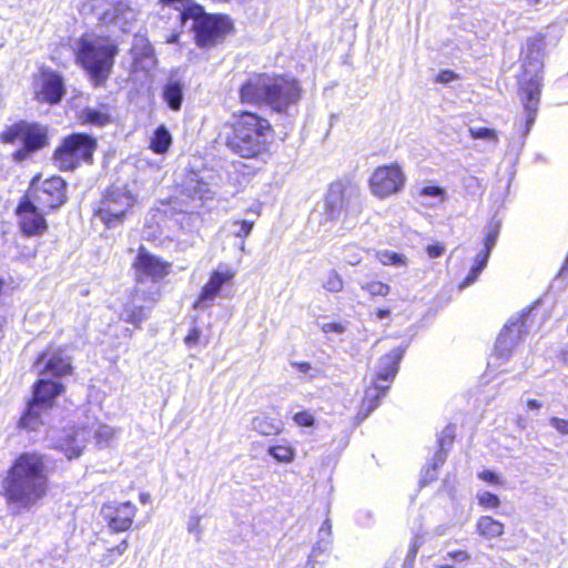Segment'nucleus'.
I'll use <instances>...</instances> for the list:
<instances>
[{"instance_id": "f257e3e1", "label": "nucleus", "mask_w": 568, "mask_h": 568, "mask_svg": "<svg viewBox=\"0 0 568 568\" xmlns=\"http://www.w3.org/2000/svg\"><path fill=\"white\" fill-rule=\"evenodd\" d=\"M50 493V480L44 454L37 450L19 453L1 480L0 495L8 507L29 510Z\"/></svg>"}, {"instance_id": "f03ea898", "label": "nucleus", "mask_w": 568, "mask_h": 568, "mask_svg": "<svg viewBox=\"0 0 568 568\" xmlns=\"http://www.w3.org/2000/svg\"><path fill=\"white\" fill-rule=\"evenodd\" d=\"M275 138L273 123L253 110L234 111L223 123V143L235 156L257 160L271 153Z\"/></svg>"}, {"instance_id": "7ed1b4c3", "label": "nucleus", "mask_w": 568, "mask_h": 568, "mask_svg": "<svg viewBox=\"0 0 568 568\" xmlns=\"http://www.w3.org/2000/svg\"><path fill=\"white\" fill-rule=\"evenodd\" d=\"M119 52L118 43L109 36L95 40L82 36L74 51V61L94 88H102L112 74Z\"/></svg>"}, {"instance_id": "20e7f679", "label": "nucleus", "mask_w": 568, "mask_h": 568, "mask_svg": "<svg viewBox=\"0 0 568 568\" xmlns=\"http://www.w3.org/2000/svg\"><path fill=\"white\" fill-rule=\"evenodd\" d=\"M0 143L8 145L19 144V148L12 152V159L17 162H22L32 154L49 146V129L37 121L18 120L7 125L0 132Z\"/></svg>"}, {"instance_id": "39448f33", "label": "nucleus", "mask_w": 568, "mask_h": 568, "mask_svg": "<svg viewBox=\"0 0 568 568\" xmlns=\"http://www.w3.org/2000/svg\"><path fill=\"white\" fill-rule=\"evenodd\" d=\"M98 140L85 132H73L61 139L52 152V161L61 172H73L82 164L91 165Z\"/></svg>"}, {"instance_id": "423d86ee", "label": "nucleus", "mask_w": 568, "mask_h": 568, "mask_svg": "<svg viewBox=\"0 0 568 568\" xmlns=\"http://www.w3.org/2000/svg\"><path fill=\"white\" fill-rule=\"evenodd\" d=\"M135 203L134 195L123 187L111 185L92 206V217L98 219L106 230L121 226Z\"/></svg>"}, {"instance_id": "0eeeda50", "label": "nucleus", "mask_w": 568, "mask_h": 568, "mask_svg": "<svg viewBox=\"0 0 568 568\" xmlns=\"http://www.w3.org/2000/svg\"><path fill=\"white\" fill-rule=\"evenodd\" d=\"M403 355L404 349L396 347L381 356L376 377L373 383L365 388L361 403L362 408L372 412L379 405L381 399L390 388V384L398 372Z\"/></svg>"}, {"instance_id": "6e6552de", "label": "nucleus", "mask_w": 568, "mask_h": 568, "mask_svg": "<svg viewBox=\"0 0 568 568\" xmlns=\"http://www.w3.org/2000/svg\"><path fill=\"white\" fill-rule=\"evenodd\" d=\"M193 40L197 48L209 50L223 43L235 32L232 18L226 13L203 11L196 24H192Z\"/></svg>"}, {"instance_id": "1a4fd4ad", "label": "nucleus", "mask_w": 568, "mask_h": 568, "mask_svg": "<svg viewBox=\"0 0 568 568\" xmlns=\"http://www.w3.org/2000/svg\"><path fill=\"white\" fill-rule=\"evenodd\" d=\"M303 93L302 83L297 78L284 73H272L267 105L273 112L285 114L291 106L300 103Z\"/></svg>"}, {"instance_id": "9d476101", "label": "nucleus", "mask_w": 568, "mask_h": 568, "mask_svg": "<svg viewBox=\"0 0 568 568\" xmlns=\"http://www.w3.org/2000/svg\"><path fill=\"white\" fill-rule=\"evenodd\" d=\"M406 174L398 162L377 165L368 178V189L375 197L385 200L400 193L406 185Z\"/></svg>"}, {"instance_id": "9b49d317", "label": "nucleus", "mask_w": 568, "mask_h": 568, "mask_svg": "<svg viewBox=\"0 0 568 568\" xmlns=\"http://www.w3.org/2000/svg\"><path fill=\"white\" fill-rule=\"evenodd\" d=\"M131 267L138 283L145 281L159 283L172 273L173 265L170 261L151 253L144 245H140Z\"/></svg>"}, {"instance_id": "f8f14e48", "label": "nucleus", "mask_w": 568, "mask_h": 568, "mask_svg": "<svg viewBox=\"0 0 568 568\" xmlns=\"http://www.w3.org/2000/svg\"><path fill=\"white\" fill-rule=\"evenodd\" d=\"M19 230L26 237L40 236L48 231V222L40 207L28 194H23L14 209Z\"/></svg>"}, {"instance_id": "ddd939ff", "label": "nucleus", "mask_w": 568, "mask_h": 568, "mask_svg": "<svg viewBox=\"0 0 568 568\" xmlns=\"http://www.w3.org/2000/svg\"><path fill=\"white\" fill-rule=\"evenodd\" d=\"M65 94L63 78L50 68H40L33 77V97L39 103L55 105Z\"/></svg>"}, {"instance_id": "4468645a", "label": "nucleus", "mask_w": 568, "mask_h": 568, "mask_svg": "<svg viewBox=\"0 0 568 568\" xmlns=\"http://www.w3.org/2000/svg\"><path fill=\"white\" fill-rule=\"evenodd\" d=\"M234 277L235 271L230 267L213 270L193 301L192 308L204 310L211 307L213 302L221 295L222 287L232 284Z\"/></svg>"}, {"instance_id": "2eb2a0df", "label": "nucleus", "mask_w": 568, "mask_h": 568, "mask_svg": "<svg viewBox=\"0 0 568 568\" xmlns=\"http://www.w3.org/2000/svg\"><path fill=\"white\" fill-rule=\"evenodd\" d=\"M138 508L132 501H106L101 507V515L113 532H124L133 527Z\"/></svg>"}, {"instance_id": "dca6fc26", "label": "nucleus", "mask_w": 568, "mask_h": 568, "mask_svg": "<svg viewBox=\"0 0 568 568\" xmlns=\"http://www.w3.org/2000/svg\"><path fill=\"white\" fill-rule=\"evenodd\" d=\"M272 74L252 73L239 87V101L243 105H267Z\"/></svg>"}, {"instance_id": "f3484780", "label": "nucleus", "mask_w": 568, "mask_h": 568, "mask_svg": "<svg viewBox=\"0 0 568 568\" xmlns=\"http://www.w3.org/2000/svg\"><path fill=\"white\" fill-rule=\"evenodd\" d=\"M44 363L41 374L61 378L73 374L71 357L65 355L62 347L48 344L37 356L36 364Z\"/></svg>"}, {"instance_id": "a211bd4d", "label": "nucleus", "mask_w": 568, "mask_h": 568, "mask_svg": "<svg viewBox=\"0 0 568 568\" xmlns=\"http://www.w3.org/2000/svg\"><path fill=\"white\" fill-rule=\"evenodd\" d=\"M33 194L42 210H57L67 202V182L59 175H52L36 186Z\"/></svg>"}, {"instance_id": "6ab92c4d", "label": "nucleus", "mask_w": 568, "mask_h": 568, "mask_svg": "<svg viewBox=\"0 0 568 568\" xmlns=\"http://www.w3.org/2000/svg\"><path fill=\"white\" fill-rule=\"evenodd\" d=\"M131 73L149 74L156 65L158 59L152 43L145 36L136 34L130 48Z\"/></svg>"}, {"instance_id": "aec40b11", "label": "nucleus", "mask_w": 568, "mask_h": 568, "mask_svg": "<svg viewBox=\"0 0 568 568\" xmlns=\"http://www.w3.org/2000/svg\"><path fill=\"white\" fill-rule=\"evenodd\" d=\"M499 231V223L490 222L488 224V230L484 237V250L476 256L475 264L471 266L467 276L458 284L459 290H463L477 281L479 274L487 265L491 250L497 242Z\"/></svg>"}, {"instance_id": "412c9836", "label": "nucleus", "mask_w": 568, "mask_h": 568, "mask_svg": "<svg viewBox=\"0 0 568 568\" xmlns=\"http://www.w3.org/2000/svg\"><path fill=\"white\" fill-rule=\"evenodd\" d=\"M64 390L65 387L61 382L39 378L32 386V396L29 400L41 405L44 409H51L54 406L55 398Z\"/></svg>"}, {"instance_id": "4be33fe9", "label": "nucleus", "mask_w": 568, "mask_h": 568, "mask_svg": "<svg viewBox=\"0 0 568 568\" xmlns=\"http://www.w3.org/2000/svg\"><path fill=\"white\" fill-rule=\"evenodd\" d=\"M475 532L481 540L494 544L503 539L506 526L493 516L484 515L476 520Z\"/></svg>"}, {"instance_id": "5701e85b", "label": "nucleus", "mask_w": 568, "mask_h": 568, "mask_svg": "<svg viewBox=\"0 0 568 568\" xmlns=\"http://www.w3.org/2000/svg\"><path fill=\"white\" fill-rule=\"evenodd\" d=\"M541 81L535 75L521 87V101L525 109L529 111L528 123H532L540 100Z\"/></svg>"}, {"instance_id": "b1692460", "label": "nucleus", "mask_w": 568, "mask_h": 568, "mask_svg": "<svg viewBox=\"0 0 568 568\" xmlns=\"http://www.w3.org/2000/svg\"><path fill=\"white\" fill-rule=\"evenodd\" d=\"M184 83L178 79H170L164 83L161 90V97L170 110L174 112L181 110L184 101Z\"/></svg>"}, {"instance_id": "393cba45", "label": "nucleus", "mask_w": 568, "mask_h": 568, "mask_svg": "<svg viewBox=\"0 0 568 568\" xmlns=\"http://www.w3.org/2000/svg\"><path fill=\"white\" fill-rule=\"evenodd\" d=\"M112 118L109 113L108 105L101 109L84 108L79 114V122L82 125L105 126L111 123Z\"/></svg>"}, {"instance_id": "a878e982", "label": "nucleus", "mask_w": 568, "mask_h": 568, "mask_svg": "<svg viewBox=\"0 0 568 568\" xmlns=\"http://www.w3.org/2000/svg\"><path fill=\"white\" fill-rule=\"evenodd\" d=\"M252 426L262 436H277L283 432L282 422L264 413L253 418Z\"/></svg>"}, {"instance_id": "bb28decb", "label": "nucleus", "mask_w": 568, "mask_h": 568, "mask_svg": "<svg viewBox=\"0 0 568 568\" xmlns=\"http://www.w3.org/2000/svg\"><path fill=\"white\" fill-rule=\"evenodd\" d=\"M544 43L545 36L541 33L527 39L526 48L520 52V58L524 62L531 63L532 61H538L541 64V59L545 53Z\"/></svg>"}, {"instance_id": "cd10ccee", "label": "nucleus", "mask_w": 568, "mask_h": 568, "mask_svg": "<svg viewBox=\"0 0 568 568\" xmlns=\"http://www.w3.org/2000/svg\"><path fill=\"white\" fill-rule=\"evenodd\" d=\"M45 409L41 405L28 402L27 409L19 419V427L26 430H36L42 425V413Z\"/></svg>"}, {"instance_id": "c85d7f7f", "label": "nucleus", "mask_w": 568, "mask_h": 568, "mask_svg": "<svg viewBox=\"0 0 568 568\" xmlns=\"http://www.w3.org/2000/svg\"><path fill=\"white\" fill-rule=\"evenodd\" d=\"M171 144L172 136L168 129L163 124L156 126L150 140V150L155 154H164L169 151Z\"/></svg>"}, {"instance_id": "c756f323", "label": "nucleus", "mask_w": 568, "mask_h": 568, "mask_svg": "<svg viewBox=\"0 0 568 568\" xmlns=\"http://www.w3.org/2000/svg\"><path fill=\"white\" fill-rule=\"evenodd\" d=\"M267 454L280 464H291L296 457L295 448L286 442L270 446Z\"/></svg>"}, {"instance_id": "7c9ffc66", "label": "nucleus", "mask_w": 568, "mask_h": 568, "mask_svg": "<svg viewBox=\"0 0 568 568\" xmlns=\"http://www.w3.org/2000/svg\"><path fill=\"white\" fill-rule=\"evenodd\" d=\"M148 318V312L144 306H130L123 310L122 321L141 328L142 323Z\"/></svg>"}, {"instance_id": "2f4dec72", "label": "nucleus", "mask_w": 568, "mask_h": 568, "mask_svg": "<svg viewBox=\"0 0 568 568\" xmlns=\"http://www.w3.org/2000/svg\"><path fill=\"white\" fill-rule=\"evenodd\" d=\"M204 11V7L195 1L189 2L183 6V9L180 10L179 21L183 27L189 19L193 20V24H196L200 20L202 13Z\"/></svg>"}, {"instance_id": "473e14b6", "label": "nucleus", "mask_w": 568, "mask_h": 568, "mask_svg": "<svg viewBox=\"0 0 568 568\" xmlns=\"http://www.w3.org/2000/svg\"><path fill=\"white\" fill-rule=\"evenodd\" d=\"M129 549V541L126 539L121 540L114 547L109 548L102 556L100 562L103 568H108L113 565L119 557H121Z\"/></svg>"}, {"instance_id": "72a5a7b5", "label": "nucleus", "mask_w": 568, "mask_h": 568, "mask_svg": "<svg viewBox=\"0 0 568 568\" xmlns=\"http://www.w3.org/2000/svg\"><path fill=\"white\" fill-rule=\"evenodd\" d=\"M376 257L383 265L405 266L407 264V258L394 251L385 250L377 252Z\"/></svg>"}, {"instance_id": "f704fd0d", "label": "nucleus", "mask_w": 568, "mask_h": 568, "mask_svg": "<svg viewBox=\"0 0 568 568\" xmlns=\"http://www.w3.org/2000/svg\"><path fill=\"white\" fill-rule=\"evenodd\" d=\"M362 288L369 294L371 297H386L390 293V286L382 281H369Z\"/></svg>"}, {"instance_id": "c9c22d12", "label": "nucleus", "mask_w": 568, "mask_h": 568, "mask_svg": "<svg viewBox=\"0 0 568 568\" xmlns=\"http://www.w3.org/2000/svg\"><path fill=\"white\" fill-rule=\"evenodd\" d=\"M60 449L68 459H75L83 453V446L79 445L73 436L64 438L60 445Z\"/></svg>"}, {"instance_id": "e433bc0d", "label": "nucleus", "mask_w": 568, "mask_h": 568, "mask_svg": "<svg viewBox=\"0 0 568 568\" xmlns=\"http://www.w3.org/2000/svg\"><path fill=\"white\" fill-rule=\"evenodd\" d=\"M478 505L483 509H497L500 507L501 501L499 497L491 491H484L476 496Z\"/></svg>"}, {"instance_id": "4c0bfd02", "label": "nucleus", "mask_w": 568, "mask_h": 568, "mask_svg": "<svg viewBox=\"0 0 568 568\" xmlns=\"http://www.w3.org/2000/svg\"><path fill=\"white\" fill-rule=\"evenodd\" d=\"M323 287L331 293H338L343 290L344 282L341 275L335 270H332L324 281Z\"/></svg>"}, {"instance_id": "58836bf2", "label": "nucleus", "mask_w": 568, "mask_h": 568, "mask_svg": "<svg viewBox=\"0 0 568 568\" xmlns=\"http://www.w3.org/2000/svg\"><path fill=\"white\" fill-rule=\"evenodd\" d=\"M469 136L474 140L486 139L496 142L498 140L497 131L490 128H470Z\"/></svg>"}, {"instance_id": "ea45409f", "label": "nucleus", "mask_w": 568, "mask_h": 568, "mask_svg": "<svg viewBox=\"0 0 568 568\" xmlns=\"http://www.w3.org/2000/svg\"><path fill=\"white\" fill-rule=\"evenodd\" d=\"M293 422L298 427H313L315 425V416L310 410H301L292 416Z\"/></svg>"}, {"instance_id": "a19ab883", "label": "nucleus", "mask_w": 568, "mask_h": 568, "mask_svg": "<svg viewBox=\"0 0 568 568\" xmlns=\"http://www.w3.org/2000/svg\"><path fill=\"white\" fill-rule=\"evenodd\" d=\"M477 477L481 479L483 481L493 485V486H500L503 485L501 477L496 474L495 471L490 469H484L477 474Z\"/></svg>"}, {"instance_id": "79ce46f5", "label": "nucleus", "mask_w": 568, "mask_h": 568, "mask_svg": "<svg viewBox=\"0 0 568 568\" xmlns=\"http://www.w3.org/2000/svg\"><path fill=\"white\" fill-rule=\"evenodd\" d=\"M202 331L197 326L190 328L187 334L184 336V343L187 347L196 346L200 343Z\"/></svg>"}, {"instance_id": "37998d69", "label": "nucleus", "mask_w": 568, "mask_h": 568, "mask_svg": "<svg viewBox=\"0 0 568 568\" xmlns=\"http://www.w3.org/2000/svg\"><path fill=\"white\" fill-rule=\"evenodd\" d=\"M234 224L239 225V230L235 232L236 237H246L253 230L254 222L247 220H236Z\"/></svg>"}, {"instance_id": "c03bdc74", "label": "nucleus", "mask_w": 568, "mask_h": 568, "mask_svg": "<svg viewBox=\"0 0 568 568\" xmlns=\"http://www.w3.org/2000/svg\"><path fill=\"white\" fill-rule=\"evenodd\" d=\"M446 251V246L443 242H434L426 245L425 252L430 258L440 257Z\"/></svg>"}, {"instance_id": "a18cd8bd", "label": "nucleus", "mask_w": 568, "mask_h": 568, "mask_svg": "<svg viewBox=\"0 0 568 568\" xmlns=\"http://www.w3.org/2000/svg\"><path fill=\"white\" fill-rule=\"evenodd\" d=\"M458 79H459V75L455 71L445 69V70H440L436 74L435 82L443 83V84H448V83H450L453 81H456Z\"/></svg>"}, {"instance_id": "49530a36", "label": "nucleus", "mask_w": 568, "mask_h": 568, "mask_svg": "<svg viewBox=\"0 0 568 568\" xmlns=\"http://www.w3.org/2000/svg\"><path fill=\"white\" fill-rule=\"evenodd\" d=\"M418 193L422 196L445 197V190L438 185H425Z\"/></svg>"}, {"instance_id": "de8ad7c7", "label": "nucleus", "mask_w": 568, "mask_h": 568, "mask_svg": "<svg viewBox=\"0 0 568 568\" xmlns=\"http://www.w3.org/2000/svg\"><path fill=\"white\" fill-rule=\"evenodd\" d=\"M549 423L560 435H568V419L560 417H550Z\"/></svg>"}, {"instance_id": "09e8293b", "label": "nucleus", "mask_w": 568, "mask_h": 568, "mask_svg": "<svg viewBox=\"0 0 568 568\" xmlns=\"http://www.w3.org/2000/svg\"><path fill=\"white\" fill-rule=\"evenodd\" d=\"M321 329L325 334H329V333L341 334L345 331V325L339 322H328V323H324L322 325Z\"/></svg>"}, {"instance_id": "8fccbe9b", "label": "nucleus", "mask_w": 568, "mask_h": 568, "mask_svg": "<svg viewBox=\"0 0 568 568\" xmlns=\"http://www.w3.org/2000/svg\"><path fill=\"white\" fill-rule=\"evenodd\" d=\"M447 557L456 562H466L470 559V554L465 549L449 551Z\"/></svg>"}, {"instance_id": "3c124183", "label": "nucleus", "mask_w": 568, "mask_h": 568, "mask_svg": "<svg viewBox=\"0 0 568 568\" xmlns=\"http://www.w3.org/2000/svg\"><path fill=\"white\" fill-rule=\"evenodd\" d=\"M291 365L303 374H307L312 369L308 362H292Z\"/></svg>"}, {"instance_id": "603ef678", "label": "nucleus", "mask_w": 568, "mask_h": 568, "mask_svg": "<svg viewBox=\"0 0 568 568\" xmlns=\"http://www.w3.org/2000/svg\"><path fill=\"white\" fill-rule=\"evenodd\" d=\"M390 316V311L388 308H377L375 311V317L377 320H383Z\"/></svg>"}, {"instance_id": "864d4df0", "label": "nucleus", "mask_w": 568, "mask_h": 568, "mask_svg": "<svg viewBox=\"0 0 568 568\" xmlns=\"http://www.w3.org/2000/svg\"><path fill=\"white\" fill-rule=\"evenodd\" d=\"M526 406L528 409L537 410V409L541 408L542 404H541V402H539L535 398H530L526 402Z\"/></svg>"}, {"instance_id": "5fc2aeb1", "label": "nucleus", "mask_w": 568, "mask_h": 568, "mask_svg": "<svg viewBox=\"0 0 568 568\" xmlns=\"http://www.w3.org/2000/svg\"><path fill=\"white\" fill-rule=\"evenodd\" d=\"M515 424L518 428L525 429L527 427V419L524 416L518 415L516 417Z\"/></svg>"}, {"instance_id": "6e6d98bb", "label": "nucleus", "mask_w": 568, "mask_h": 568, "mask_svg": "<svg viewBox=\"0 0 568 568\" xmlns=\"http://www.w3.org/2000/svg\"><path fill=\"white\" fill-rule=\"evenodd\" d=\"M139 498H140V501L142 504H150L151 503V496L148 493H141Z\"/></svg>"}, {"instance_id": "4d7b16f0", "label": "nucleus", "mask_w": 568, "mask_h": 568, "mask_svg": "<svg viewBox=\"0 0 568 568\" xmlns=\"http://www.w3.org/2000/svg\"><path fill=\"white\" fill-rule=\"evenodd\" d=\"M180 33H181V32L172 33V34L166 39V43H178V42H179V39H180Z\"/></svg>"}, {"instance_id": "13d9d810", "label": "nucleus", "mask_w": 568, "mask_h": 568, "mask_svg": "<svg viewBox=\"0 0 568 568\" xmlns=\"http://www.w3.org/2000/svg\"><path fill=\"white\" fill-rule=\"evenodd\" d=\"M508 329H509L508 327H505V328H504V331L501 332V334H500V336H499V338H498V339H499V342H503V339H504V338H506V334H507V331H508Z\"/></svg>"}, {"instance_id": "bf43d9fd", "label": "nucleus", "mask_w": 568, "mask_h": 568, "mask_svg": "<svg viewBox=\"0 0 568 568\" xmlns=\"http://www.w3.org/2000/svg\"><path fill=\"white\" fill-rule=\"evenodd\" d=\"M335 187L337 189V192L343 194L344 193V186L342 184H336Z\"/></svg>"}, {"instance_id": "052dcab7", "label": "nucleus", "mask_w": 568, "mask_h": 568, "mask_svg": "<svg viewBox=\"0 0 568 568\" xmlns=\"http://www.w3.org/2000/svg\"><path fill=\"white\" fill-rule=\"evenodd\" d=\"M437 568H455L452 565H438Z\"/></svg>"}, {"instance_id": "680f3d73", "label": "nucleus", "mask_w": 568, "mask_h": 568, "mask_svg": "<svg viewBox=\"0 0 568 568\" xmlns=\"http://www.w3.org/2000/svg\"><path fill=\"white\" fill-rule=\"evenodd\" d=\"M531 4H538L541 0H528Z\"/></svg>"}, {"instance_id": "e2e57ef3", "label": "nucleus", "mask_w": 568, "mask_h": 568, "mask_svg": "<svg viewBox=\"0 0 568 568\" xmlns=\"http://www.w3.org/2000/svg\"><path fill=\"white\" fill-rule=\"evenodd\" d=\"M565 267L568 268V252H567V255H566V258H565Z\"/></svg>"}, {"instance_id": "0e129e2a", "label": "nucleus", "mask_w": 568, "mask_h": 568, "mask_svg": "<svg viewBox=\"0 0 568 568\" xmlns=\"http://www.w3.org/2000/svg\"><path fill=\"white\" fill-rule=\"evenodd\" d=\"M38 178L32 179L31 186L34 185V182Z\"/></svg>"}]
</instances>
